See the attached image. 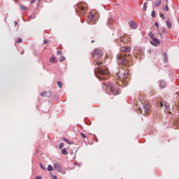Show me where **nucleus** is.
<instances>
[{
  "mask_svg": "<svg viewBox=\"0 0 179 179\" xmlns=\"http://www.w3.org/2000/svg\"><path fill=\"white\" fill-rule=\"evenodd\" d=\"M94 59V64L97 67L94 69V74L99 80H106L108 79V68L104 65L103 62H100L97 59L101 57V50L94 51L92 54Z\"/></svg>",
  "mask_w": 179,
  "mask_h": 179,
  "instance_id": "obj_1",
  "label": "nucleus"
},
{
  "mask_svg": "<svg viewBox=\"0 0 179 179\" xmlns=\"http://www.w3.org/2000/svg\"><path fill=\"white\" fill-rule=\"evenodd\" d=\"M117 79L120 80L115 83V85L111 83H103V86H106L107 89H109L111 92L112 94L114 96H117L121 93L120 90V87H122V86H127L128 81H127V78H128V73L125 72L119 71L116 73Z\"/></svg>",
  "mask_w": 179,
  "mask_h": 179,
  "instance_id": "obj_2",
  "label": "nucleus"
},
{
  "mask_svg": "<svg viewBox=\"0 0 179 179\" xmlns=\"http://www.w3.org/2000/svg\"><path fill=\"white\" fill-rule=\"evenodd\" d=\"M117 61L118 65H125V64H127V59H125V57H124L122 55H117Z\"/></svg>",
  "mask_w": 179,
  "mask_h": 179,
  "instance_id": "obj_3",
  "label": "nucleus"
},
{
  "mask_svg": "<svg viewBox=\"0 0 179 179\" xmlns=\"http://www.w3.org/2000/svg\"><path fill=\"white\" fill-rule=\"evenodd\" d=\"M129 26L133 30H136V29H138V23H136V22H135L134 20H129Z\"/></svg>",
  "mask_w": 179,
  "mask_h": 179,
  "instance_id": "obj_4",
  "label": "nucleus"
},
{
  "mask_svg": "<svg viewBox=\"0 0 179 179\" xmlns=\"http://www.w3.org/2000/svg\"><path fill=\"white\" fill-rule=\"evenodd\" d=\"M107 26L111 29H114V27H115V22H114V20L109 19L107 22Z\"/></svg>",
  "mask_w": 179,
  "mask_h": 179,
  "instance_id": "obj_5",
  "label": "nucleus"
},
{
  "mask_svg": "<svg viewBox=\"0 0 179 179\" xmlns=\"http://www.w3.org/2000/svg\"><path fill=\"white\" fill-rule=\"evenodd\" d=\"M41 96H42V97H52V92H51V91L43 92L41 94Z\"/></svg>",
  "mask_w": 179,
  "mask_h": 179,
  "instance_id": "obj_6",
  "label": "nucleus"
},
{
  "mask_svg": "<svg viewBox=\"0 0 179 179\" xmlns=\"http://www.w3.org/2000/svg\"><path fill=\"white\" fill-rule=\"evenodd\" d=\"M150 43L152 44V45H154V47H157V45L160 44V41L157 39V38H154L152 39V42L150 41Z\"/></svg>",
  "mask_w": 179,
  "mask_h": 179,
  "instance_id": "obj_7",
  "label": "nucleus"
},
{
  "mask_svg": "<svg viewBox=\"0 0 179 179\" xmlns=\"http://www.w3.org/2000/svg\"><path fill=\"white\" fill-rule=\"evenodd\" d=\"M54 169L57 170V173H61V164L57 162L54 164Z\"/></svg>",
  "mask_w": 179,
  "mask_h": 179,
  "instance_id": "obj_8",
  "label": "nucleus"
},
{
  "mask_svg": "<svg viewBox=\"0 0 179 179\" xmlns=\"http://www.w3.org/2000/svg\"><path fill=\"white\" fill-rule=\"evenodd\" d=\"M143 108L145 114H149V104L145 103L144 105H143Z\"/></svg>",
  "mask_w": 179,
  "mask_h": 179,
  "instance_id": "obj_9",
  "label": "nucleus"
},
{
  "mask_svg": "<svg viewBox=\"0 0 179 179\" xmlns=\"http://www.w3.org/2000/svg\"><path fill=\"white\" fill-rule=\"evenodd\" d=\"M89 17L91 22H96V17L94 16V14H93V13H90Z\"/></svg>",
  "mask_w": 179,
  "mask_h": 179,
  "instance_id": "obj_10",
  "label": "nucleus"
},
{
  "mask_svg": "<svg viewBox=\"0 0 179 179\" xmlns=\"http://www.w3.org/2000/svg\"><path fill=\"white\" fill-rule=\"evenodd\" d=\"M63 141L66 142V143H68V145H73V141H71L65 137L63 138Z\"/></svg>",
  "mask_w": 179,
  "mask_h": 179,
  "instance_id": "obj_11",
  "label": "nucleus"
},
{
  "mask_svg": "<svg viewBox=\"0 0 179 179\" xmlns=\"http://www.w3.org/2000/svg\"><path fill=\"white\" fill-rule=\"evenodd\" d=\"M163 61L164 62V64H167V61H168V57H167V53L166 52H164L163 53Z\"/></svg>",
  "mask_w": 179,
  "mask_h": 179,
  "instance_id": "obj_12",
  "label": "nucleus"
},
{
  "mask_svg": "<svg viewBox=\"0 0 179 179\" xmlns=\"http://www.w3.org/2000/svg\"><path fill=\"white\" fill-rule=\"evenodd\" d=\"M162 5V0H157V1L155 2L154 6L156 8H159Z\"/></svg>",
  "mask_w": 179,
  "mask_h": 179,
  "instance_id": "obj_13",
  "label": "nucleus"
},
{
  "mask_svg": "<svg viewBox=\"0 0 179 179\" xmlns=\"http://www.w3.org/2000/svg\"><path fill=\"white\" fill-rule=\"evenodd\" d=\"M159 87H161V89H164V87H166V83H164L163 80H161L159 82Z\"/></svg>",
  "mask_w": 179,
  "mask_h": 179,
  "instance_id": "obj_14",
  "label": "nucleus"
},
{
  "mask_svg": "<svg viewBox=\"0 0 179 179\" xmlns=\"http://www.w3.org/2000/svg\"><path fill=\"white\" fill-rule=\"evenodd\" d=\"M148 36H149L150 38H152V40H153L155 38V34L152 31H150L148 33Z\"/></svg>",
  "mask_w": 179,
  "mask_h": 179,
  "instance_id": "obj_15",
  "label": "nucleus"
},
{
  "mask_svg": "<svg viewBox=\"0 0 179 179\" xmlns=\"http://www.w3.org/2000/svg\"><path fill=\"white\" fill-rule=\"evenodd\" d=\"M166 26H167V27H168V29H171V22H170V20H168L167 21H166Z\"/></svg>",
  "mask_w": 179,
  "mask_h": 179,
  "instance_id": "obj_16",
  "label": "nucleus"
},
{
  "mask_svg": "<svg viewBox=\"0 0 179 179\" xmlns=\"http://www.w3.org/2000/svg\"><path fill=\"white\" fill-rule=\"evenodd\" d=\"M167 1H166V4L165 6L163 8V10H165V12H169V6L167 5Z\"/></svg>",
  "mask_w": 179,
  "mask_h": 179,
  "instance_id": "obj_17",
  "label": "nucleus"
},
{
  "mask_svg": "<svg viewBox=\"0 0 179 179\" xmlns=\"http://www.w3.org/2000/svg\"><path fill=\"white\" fill-rule=\"evenodd\" d=\"M47 170L48 171H52L54 170V168L52 167V165H48Z\"/></svg>",
  "mask_w": 179,
  "mask_h": 179,
  "instance_id": "obj_18",
  "label": "nucleus"
},
{
  "mask_svg": "<svg viewBox=\"0 0 179 179\" xmlns=\"http://www.w3.org/2000/svg\"><path fill=\"white\" fill-rule=\"evenodd\" d=\"M78 8H79V9H80V10H82L83 12L84 11V10H86V7H85V6H78Z\"/></svg>",
  "mask_w": 179,
  "mask_h": 179,
  "instance_id": "obj_19",
  "label": "nucleus"
},
{
  "mask_svg": "<svg viewBox=\"0 0 179 179\" xmlns=\"http://www.w3.org/2000/svg\"><path fill=\"white\" fill-rule=\"evenodd\" d=\"M62 155H68V151L66 150V148H63L62 150Z\"/></svg>",
  "mask_w": 179,
  "mask_h": 179,
  "instance_id": "obj_20",
  "label": "nucleus"
},
{
  "mask_svg": "<svg viewBox=\"0 0 179 179\" xmlns=\"http://www.w3.org/2000/svg\"><path fill=\"white\" fill-rule=\"evenodd\" d=\"M20 9H22V10H27V7H26L23 4H21L20 5Z\"/></svg>",
  "mask_w": 179,
  "mask_h": 179,
  "instance_id": "obj_21",
  "label": "nucleus"
},
{
  "mask_svg": "<svg viewBox=\"0 0 179 179\" xmlns=\"http://www.w3.org/2000/svg\"><path fill=\"white\" fill-rule=\"evenodd\" d=\"M50 176L51 178H52V179H58L57 176L54 175V173H50Z\"/></svg>",
  "mask_w": 179,
  "mask_h": 179,
  "instance_id": "obj_22",
  "label": "nucleus"
},
{
  "mask_svg": "<svg viewBox=\"0 0 179 179\" xmlns=\"http://www.w3.org/2000/svg\"><path fill=\"white\" fill-rule=\"evenodd\" d=\"M159 16H160V17H161L163 20H164V19H166V16L164 15V14H163V13H159Z\"/></svg>",
  "mask_w": 179,
  "mask_h": 179,
  "instance_id": "obj_23",
  "label": "nucleus"
},
{
  "mask_svg": "<svg viewBox=\"0 0 179 179\" xmlns=\"http://www.w3.org/2000/svg\"><path fill=\"white\" fill-rule=\"evenodd\" d=\"M65 146V144L64 143H60L59 145V149H62Z\"/></svg>",
  "mask_w": 179,
  "mask_h": 179,
  "instance_id": "obj_24",
  "label": "nucleus"
},
{
  "mask_svg": "<svg viewBox=\"0 0 179 179\" xmlns=\"http://www.w3.org/2000/svg\"><path fill=\"white\" fill-rule=\"evenodd\" d=\"M65 61V57L64 56H62L59 57V62H62Z\"/></svg>",
  "mask_w": 179,
  "mask_h": 179,
  "instance_id": "obj_25",
  "label": "nucleus"
},
{
  "mask_svg": "<svg viewBox=\"0 0 179 179\" xmlns=\"http://www.w3.org/2000/svg\"><path fill=\"white\" fill-rule=\"evenodd\" d=\"M152 17H156V12L155 10H152L151 13Z\"/></svg>",
  "mask_w": 179,
  "mask_h": 179,
  "instance_id": "obj_26",
  "label": "nucleus"
},
{
  "mask_svg": "<svg viewBox=\"0 0 179 179\" xmlns=\"http://www.w3.org/2000/svg\"><path fill=\"white\" fill-rule=\"evenodd\" d=\"M54 61H55V56H52L50 58V62H54Z\"/></svg>",
  "mask_w": 179,
  "mask_h": 179,
  "instance_id": "obj_27",
  "label": "nucleus"
},
{
  "mask_svg": "<svg viewBox=\"0 0 179 179\" xmlns=\"http://www.w3.org/2000/svg\"><path fill=\"white\" fill-rule=\"evenodd\" d=\"M143 10H145V11H146V10H148V6H146V3H145L144 4H143Z\"/></svg>",
  "mask_w": 179,
  "mask_h": 179,
  "instance_id": "obj_28",
  "label": "nucleus"
},
{
  "mask_svg": "<svg viewBox=\"0 0 179 179\" xmlns=\"http://www.w3.org/2000/svg\"><path fill=\"white\" fill-rule=\"evenodd\" d=\"M157 37H158L159 38H162L163 36H162V32L159 31V32L157 33Z\"/></svg>",
  "mask_w": 179,
  "mask_h": 179,
  "instance_id": "obj_29",
  "label": "nucleus"
},
{
  "mask_svg": "<svg viewBox=\"0 0 179 179\" xmlns=\"http://www.w3.org/2000/svg\"><path fill=\"white\" fill-rule=\"evenodd\" d=\"M39 165H40L41 169H42V170H47V169L43 166V164L39 163Z\"/></svg>",
  "mask_w": 179,
  "mask_h": 179,
  "instance_id": "obj_30",
  "label": "nucleus"
},
{
  "mask_svg": "<svg viewBox=\"0 0 179 179\" xmlns=\"http://www.w3.org/2000/svg\"><path fill=\"white\" fill-rule=\"evenodd\" d=\"M123 51H124V52H129V51H131V49H129V48H124V49H123Z\"/></svg>",
  "mask_w": 179,
  "mask_h": 179,
  "instance_id": "obj_31",
  "label": "nucleus"
},
{
  "mask_svg": "<svg viewBox=\"0 0 179 179\" xmlns=\"http://www.w3.org/2000/svg\"><path fill=\"white\" fill-rule=\"evenodd\" d=\"M57 85L59 87H62V82L61 81H57Z\"/></svg>",
  "mask_w": 179,
  "mask_h": 179,
  "instance_id": "obj_32",
  "label": "nucleus"
},
{
  "mask_svg": "<svg viewBox=\"0 0 179 179\" xmlns=\"http://www.w3.org/2000/svg\"><path fill=\"white\" fill-rule=\"evenodd\" d=\"M80 135L83 139H86V134H83V132H80Z\"/></svg>",
  "mask_w": 179,
  "mask_h": 179,
  "instance_id": "obj_33",
  "label": "nucleus"
},
{
  "mask_svg": "<svg viewBox=\"0 0 179 179\" xmlns=\"http://www.w3.org/2000/svg\"><path fill=\"white\" fill-rule=\"evenodd\" d=\"M23 41V39H22V38H18L17 40V43H22Z\"/></svg>",
  "mask_w": 179,
  "mask_h": 179,
  "instance_id": "obj_34",
  "label": "nucleus"
},
{
  "mask_svg": "<svg viewBox=\"0 0 179 179\" xmlns=\"http://www.w3.org/2000/svg\"><path fill=\"white\" fill-rule=\"evenodd\" d=\"M59 97V96L57 94H55V98L54 99H55V101H57V100H58Z\"/></svg>",
  "mask_w": 179,
  "mask_h": 179,
  "instance_id": "obj_35",
  "label": "nucleus"
},
{
  "mask_svg": "<svg viewBox=\"0 0 179 179\" xmlns=\"http://www.w3.org/2000/svg\"><path fill=\"white\" fill-rule=\"evenodd\" d=\"M162 34H166V28L162 27Z\"/></svg>",
  "mask_w": 179,
  "mask_h": 179,
  "instance_id": "obj_36",
  "label": "nucleus"
},
{
  "mask_svg": "<svg viewBox=\"0 0 179 179\" xmlns=\"http://www.w3.org/2000/svg\"><path fill=\"white\" fill-rule=\"evenodd\" d=\"M49 41L48 39L43 40V44H48Z\"/></svg>",
  "mask_w": 179,
  "mask_h": 179,
  "instance_id": "obj_37",
  "label": "nucleus"
},
{
  "mask_svg": "<svg viewBox=\"0 0 179 179\" xmlns=\"http://www.w3.org/2000/svg\"><path fill=\"white\" fill-rule=\"evenodd\" d=\"M29 18L30 19H36V15H30Z\"/></svg>",
  "mask_w": 179,
  "mask_h": 179,
  "instance_id": "obj_38",
  "label": "nucleus"
},
{
  "mask_svg": "<svg viewBox=\"0 0 179 179\" xmlns=\"http://www.w3.org/2000/svg\"><path fill=\"white\" fill-rule=\"evenodd\" d=\"M94 141L99 142V139H97V136H96V135H94Z\"/></svg>",
  "mask_w": 179,
  "mask_h": 179,
  "instance_id": "obj_39",
  "label": "nucleus"
},
{
  "mask_svg": "<svg viewBox=\"0 0 179 179\" xmlns=\"http://www.w3.org/2000/svg\"><path fill=\"white\" fill-rule=\"evenodd\" d=\"M62 55V52L61 50L57 51V55Z\"/></svg>",
  "mask_w": 179,
  "mask_h": 179,
  "instance_id": "obj_40",
  "label": "nucleus"
},
{
  "mask_svg": "<svg viewBox=\"0 0 179 179\" xmlns=\"http://www.w3.org/2000/svg\"><path fill=\"white\" fill-rule=\"evenodd\" d=\"M155 24V27H157V29H159V22H156Z\"/></svg>",
  "mask_w": 179,
  "mask_h": 179,
  "instance_id": "obj_41",
  "label": "nucleus"
},
{
  "mask_svg": "<svg viewBox=\"0 0 179 179\" xmlns=\"http://www.w3.org/2000/svg\"><path fill=\"white\" fill-rule=\"evenodd\" d=\"M36 179H43V177L38 176L36 177H35Z\"/></svg>",
  "mask_w": 179,
  "mask_h": 179,
  "instance_id": "obj_42",
  "label": "nucleus"
},
{
  "mask_svg": "<svg viewBox=\"0 0 179 179\" xmlns=\"http://www.w3.org/2000/svg\"><path fill=\"white\" fill-rule=\"evenodd\" d=\"M165 108H166V110H169V108H170V106L165 105Z\"/></svg>",
  "mask_w": 179,
  "mask_h": 179,
  "instance_id": "obj_43",
  "label": "nucleus"
},
{
  "mask_svg": "<svg viewBox=\"0 0 179 179\" xmlns=\"http://www.w3.org/2000/svg\"><path fill=\"white\" fill-rule=\"evenodd\" d=\"M34 2H36V0H31L30 3H34Z\"/></svg>",
  "mask_w": 179,
  "mask_h": 179,
  "instance_id": "obj_44",
  "label": "nucleus"
},
{
  "mask_svg": "<svg viewBox=\"0 0 179 179\" xmlns=\"http://www.w3.org/2000/svg\"><path fill=\"white\" fill-rule=\"evenodd\" d=\"M14 23H15V27H16V26H17V22H14Z\"/></svg>",
  "mask_w": 179,
  "mask_h": 179,
  "instance_id": "obj_45",
  "label": "nucleus"
},
{
  "mask_svg": "<svg viewBox=\"0 0 179 179\" xmlns=\"http://www.w3.org/2000/svg\"><path fill=\"white\" fill-rule=\"evenodd\" d=\"M160 106L163 107V103H162V102L160 103Z\"/></svg>",
  "mask_w": 179,
  "mask_h": 179,
  "instance_id": "obj_46",
  "label": "nucleus"
},
{
  "mask_svg": "<svg viewBox=\"0 0 179 179\" xmlns=\"http://www.w3.org/2000/svg\"><path fill=\"white\" fill-rule=\"evenodd\" d=\"M76 13H78V8H76Z\"/></svg>",
  "mask_w": 179,
  "mask_h": 179,
  "instance_id": "obj_47",
  "label": "nucleus"
},
{
  "mask_svg": "<svg viewBox=\"0 0 179 179\" xmlns=\"http://www.w3.org/2000/svg\"><path fill=\"white\" fill-rule=\"evenodd\" d=\"M139 111H140V113H141V114H142V110H141V109H139Z\"/></svg>",
  "mask_w": 179,
  "mask_h": 179,
  "instance_id": "obj_48",
  "label": "nucleus"
},
{
  "mask_svg": "<svg viewBox=\"0 0 179 179\" xmlns=\"http://www.w3.org/2000/svg\"><path fill=\"white\" fill-rule=\"evenodd\" d=\"M24 51H22V52L21 53L22 55H23L24 54Z\"/></svg>",
  "mask_w": 179,
  "mask_h": 179,
  "instance_id": "obj_49",
  "label": "nucleus"
},
{
  "mask_svg": "<svg viewBox=\"0 0 179 179\" xmlns=\"http://www.w3.org/2000/svg\"><path fill=\"white\" fill-rule=\"evenodd\" d=\"M41 1V0H38V2L40 3Z\"/></svg>",
  "mask_w": 179,
  "mask_h": 179,
  "instance_id": "obj_50",
  "label": "nucleus"
},
{
  "mask_svg": "<svg viewBox=\"0 0 179 179\" xmlns=\"http://www.w3.org/2000/svg\"><path fill=\"white\" fill-rule=\"evenodd\" d=\"M15 3H17V1L16 0H15Z\"/></svg>",
  "mask_w": 179,
  "mask_h": 179,
  "instance_id": "obj_51",
  "label": "nucleus"
},
{
  "mask_svg": "<svg viewBox=\"0 0 179 179\" xmlns=\"http://www.w3.org/2000/svg\"><path fill=\"white\" fill-rule=\"evenodd\" d=\"M91 43H94V41H92Z\"/></svg>",
  "mask_w": 179,
  "mask_h": 179,
  "instance_id": "obj_52",
  "label": "nucleus"
},
{
  "mask_svg": "<svg viewBox=\"0 0 179 179\" xmlns=\"http://www.w3.org/2000/svg\"><path fill=\"white\" fill-rule=\"evenodd\" d=\"M151 52H152V50H149V52L150 53Z\"/></svg>",
  "mask_w": 179,
  "mask_h": 179,
  "instance_id": "obj_53",
  "label": "nucleus"
},
{
  "mask_svg": "<svg viewBox=\"0 0 179 179\" xmlns=\"http://www.w3.org/2000/svg\"><path fill=\"white\" fill-rule=\"evenodd\" d=\"M90 24H93L92 23H90Z\"/></svg>",
  "mask_w": 179,
  "mask_h": 179,
  "instance_id": "obj_54",
  "label": "nucleus"
},
{
  "mask_svg": "<svg viewBox=\"0 0 179 179\" xmlns=\"http://www.w3.org/2000/svg\"><path fill=\"white\" fill-rule=\"evenodd\" d=\"M5 20H6V17L5 18Z\"/></svg>",
  "mask_w": 179,
  "mask_h": 179,
  "instance_id": "obj_55",
  "label": "nucleus"
},
{
  "mask_svg": "<svg viewBox=\"0 0 179 179\" xmlns=\"http://www.w3.org/2000/svg\"><path fill=\"white\" fill-rule=\"evenodd\" d=\"M27 1H30V0H27Z\"/></svg>",
  "mask_w": 179,
  "mask_h": 179,
  "instance_id": "obj_56",
  "label": "nucleus"
},
{
  "mask_svg": "<svg viewBox=\"0 0 179 179\" xmlns=\"http://www.w3.org/2000/svg\"><path fill=\"white\" fill-rule=\"evenodd\" d=\"M147 1H149V0H147Z\"/></svg>",
  "mask_w": 179,
  "mask_h": 179,
  "instance_id": "obj_57",
  "label": "nucleus"
}]
</instances>
